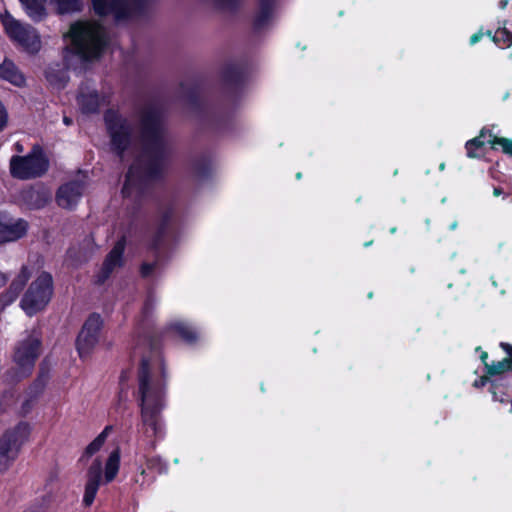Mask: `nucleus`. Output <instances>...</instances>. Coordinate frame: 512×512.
Wrapping results in <instances>:
<instances>
[{
    "instance_id": "obj_1",
    "label": "nucleus",
    "mask_w": 512,
    "mask_h": 512,
    "mask_svg": "<svg viewBox=\"0 0 512 512\" xmlns=\"http://www.w3.org/2000/svg\"><path fill=\"white\" fill-rule=\"evenodd\" d=\"M142 151L129 166L122 187L123 197L131 196V188L143 192L149 184L164 180L170 152L165 140V118L162 109L148 104L139 112Z\"/></svg>"
},
{
    "instance_id": "obj_2",
    "label": "nucleus",
    "mask_w": 512,
    "mask_h": 512,
    "mask_svg": "<svg viewBox=\"0 0 512 512\" xmlns=\"http://www.w3.org/2000/svg\"><path fill=\"white\" fill-rule=\"evenodd\" d=\"M164 331L154 328L138 333L137 343H143L149 350V356H143L138 369V394L141 407V419L152 430L156 440L164 437V425L161 412L164 408L166 393V366L162 357Z\"/></svg>"
},
{
    "instance_id": "obj_3",
    "label": "nucleus",
    "mask_w": 512,
    "mask_h": 512,
    "mask_svg": "<svg viewBox=\"0 0 512 512\" xmlns=\"http://www.w3.org/2000/svg\"><path fill=\"white\" fill-rule=\"evenodd\" d=\"M69 37L73 52L83 61L99 59L109 45L103 25L95 21H76L71 24Z\"/></svg>"
},
{
    "instance_id": "obj_4",
    "label": "nucleus",
    "mask_w": 512,
    "mask_h": 512,
    "mask_svg": "<svg viewBox=\"0 0 512 512\" xmlns=\"http://www.w3.org/2000/svg\"><path fill=\"white\" fill-rule=\"evenodd\" d=\"M180 86L185 100L197 114L200 124L204 129L222 133L230 128L233 119L232 114L218 104L203 100L197 84L186 87L184 83H181Z\"/></svg>"
},
{
    "instance_id": "obj_5",
    "label": "nucleus",
    "mask_w": 512,
    "mask_h": 512,
    "mask_svg": "<svg viewBox=\"0 0 512 512\" xmlns=\"http://www.w3.org/2000/svg\"><path fill=\"white\" fill-rule=\"evenodd\" d=\"M49 159L40 145H34L24 156L13 155L10 159V174L18 180L40 178L49 170Z\"/></svg>"
},
{
    "instance_id": "obj_6",
    "label": "nucleus",
    "mask_w": 512,
    "mask_h": 512,
    "mask_svg": "<svg viewBox=\"0 0 512 512\" xmlns=\"http://www.w3.org/2000/svg\"><path fill=\"white\" fill-rule=\"evenodd\" d=\"M53 292L54 282L51 273L42 271L28 286L20 301V307L26 315L34 316L46 308Z\"/></svg>"
},
{
    "instance_id": "obj_7",
    "label": "nucleus",
    "mask_w": 512,
    "mask_h": 512,
    "mask_svg": "<svg viewBox=\"0 0 512 512\" xmlns=\"http://www.w3.org/2000/svg\"><path fill=\"white\" fill-rule=\"evenodd\" d=\"M41 351L42 339L35 331L28 333L25 338L15 344L12 359L19 379L27 378L32 374Z\"/></svg>"
},
{
    "instance_id": "obj_8",
    "label": "nucleus",
    "mask_w": 512,
    "mask_h": 512,
    "mask_svg": "<svg viewBox=\"0 0 512 512\" xmlns=\"http://www.w3.org/2000/svg\"><path fill=\"white\" fill-rule=\"evenodd\" d=\"M103 120L110 138L111 151L122 158L132 143L131 126L127 119L113 108H108L104 112Z\"/></svg>"
},
{
    "instance_id": "obj_9",
    "label": "nucleus",
    "mask_w": 512,
    "mask_h": 512,
    "mask_svg": "<svg viewBox=\"0 0 512 512\" xmlns=\"http://www.w3.org/2000/svg\"><path fill=\"white\" fill-rule=\"evenodd\" d=\"M94 13L99 17L113 15L116 20H129L143 16L150 0H91Z\"/></svg>"
},
{
    "instance_id": "obj_10",
    "label": "nucleus",
    "mask_w": 512,
    "mask_h": 512,
    "mask_svg": "<svg viewBox=\"0 0 512 512\" xmlns=\"http://www.w3.org/2000/svg\"><path fill=\"white\" fill-rule=\"evenodd\" d=\"M7 36L21 45L28 53L37 54L41 49V39L36 29L16 20L8 11L0 15Z\"/></svg>"
},
{
    "instance_id": "obj_11",
    "label": "nucleus",
    "mask_w": 512,
    "mask_h": 512,
    "mask_svg": "<svg viewBox=\"0 0 512 512\" xmlns=\"http://www.w3.org/2000/svg\"><path fill=\"white\" fill-rule=\"evenodd\" d=\"M30 434V424L20 421L13 429L5 431L0 437V472L6 470L9 463L17 457Z\"/></svg>"
},
{
    "instance_id": "obj_12",
    "label": "nucleus",
    "mask_w": 512,
    "mask_h": 512,
    "mask_svg": "<svg viewBox=\"0 0 512 512\" xmlns=\"http://www.w3.org/2000/svg\"><path fill=\"white\" fill-rule=\"evenodd\" d=\"M104 321L102 316L93 312L84 321L75 341L76 350L81 359L91 355L99 343Z\"/></svg>"
},
{
    "instance_id": "obj_13",
    "label": "nucleus",
    "mask_w": 512,
    "mask_h": 512,
    "mask_svg": "<svg viewBox=\"0 0 512 512\" xmlns=\"http://www.w3.org/2000/svg\"><path fill=\"white\" fill-rule=\"evenodd\" d=\"M28 222L14 218L9 212L0 210V245L23 238L28 232Z\"/></svg>"
},
{
    "instance_id": "obj_14",
    "label": "nucleus",
    "mask_w": 512,
    "mask_h": 512,
    "mask_svg": "<svg viewBox=\"0 0 512 512\" xmlns=\"http://www.w3.org/2000/svg\"><path fill=\"white\" fill-rule=\"evenodd\" d=\"M103 468L101 461L97 458L87 469V480L84 488L83 505L90 507L97 495L101 480H102Z\"/></svg>"
},
{
    "instance_id": "obj_15",
    "label": "nucleus",
    "mask_w": 512,
    "mask_h": 512,
    "mask_svg": "<svg viewBox=\"0 0 512 512\" xmlns=\"http://www.w3.org/2000/svg\"><path fill=\"white\" fill-rule=\"evenodd\" d=\"M83 194V185L79 181L62 184L56 192V203L64 209H72L77 205Z\"/></svg>"
},
{
    "instance_id": "obj_16",
    "label": "nucleus",
    "mask_w": 512,
    "mask_h": 512,
    "mask_svg": "<svg viewBox=\"0 0 512 512\" xmlns=\"http://www.w3.org/2000/svg\"><path fill=\"white\" fill-rule=\"evenodd\" d=\"M174 216L173 207L166 208L160 216L157 228L147 244V249L157 256L160 255V250L163 246L164 239L167 235L169 226Z\"/></svg>"
},
{
    "instance_id": "obj_17",
    "label": "nucleus",
    "mask_w": 512,
    "mask_h": 512,
    "mask_svg": "<svg viewBox=\"0 0 512 512\" xmlns=\"http://www.w3.org/2000/svg\"><path fill=\"white\" fill-rule=\"evenodd\" d=\"M126 243V237L121 236L106 255L101 267V275L103 280L110 277L115 268L124 266V252Z\"/></svg>"
},
{
    "instance_id": "obj_18",
    "label": "nucleus",
    "mask_w": 512,
    "mask_h": 512,
    "mask_svg": "<svg viewBox=\"0 0 512 512\" xmlns=\"http://www.w3.org/2000/svg\"><path fill=\"white\" fill-rule=\"evenodd\" d=\"M20 200L29 209H41L50 202L51 193L43 185L29 186L20 192Z\"/></svg>"
},
{
    "instance_id": "obj_19",
    "label": "nucleus",
    "mask_w": 512,
    "mask_h": 512,
    "mask_svg": "<svg viewBox=\"0 0 512 512\" xmlns=\"http://www.w3.org/2000/svg\"><path fill=\"white\" fill-rule=\"evenodd\" d=\"M247 68L243 63H229L221 71V79L226 86L238 88L244 84Z\"/></svg>"
},
{
    "instance_id": "obj_20",
    "label": "nucleus",
    "mask_w": 512,
    "mask_h": 512,
    "mask_svg": "<svg viewBox=\"0 0 512 512\" xmlns=\"http://www.w3.org/2000/svg\"><path fill=\"white\" fill-rule=\"evenodd\" d=\"M0 79L11 85L23 88L26 86V77L13 60L5 57L0 64Z\"/></svg>"
},
{
    "instance_id": "obj_21",
    "label": "nucleus",
    "mask_w": 512,
    "mask_h": 512,
    "mask_svg": "<svg viewBox=\"0 0 512 512\" xmlns=\"http://www.w3.org/2000/svg\"><path fill=\"white\" fill-rule=\"evenodd\" d=\"M277 0H258V11L256 12L252 27L255 32L265 28L271 21Z\"/></svg>"
},
{
    "instance_id": "obj_22",
    "label": "nucleus",
    "mask_w": 512,
    "mask_h": 512,
    "mask_svg": "<svg viewBox=\"0 0 512 512\" xmlns=\"http://www.w3.org/2000/svg\"><path fill=\"white\" fill-rule=\"evenodd\" d=\"M103 103L104 97L97 90L81 93L77 96V104L82 114L85 115L97 114Z\"/></svg>"
},
{
    "instance_id": "obj_23",
    "label": "nucleus",
    "mask_w": 512,
    "mask_h": 512,
    "mask_svg": "<svg viewBox=\"0 0 512 512\" xmlns=\"http://www.w3.org/2000/svg\"><path fill=\"white\" fill-rule=\"evenodd\" d=\"M490 133H492V130L483 127L478 136L465 143L466 156L468 158L474 159L483 156L484 146L487 143V139L490 138Z\"/></svg>"
},
{
    "instance_id": "obj_24",
    "label": "nucleus",
    "mask_w": 512,
    "mask_h": 512,
    "mask_svg": "<svg viewBox=\"0 0 512 512\" xmlns=\"http://www.w3.org/2000/svg\"><path fill=\"white\" fill-rule=\"evenodd\" d=\"M500 348L506 353V357L500 361H493L488 367V375L499 376L507 372H512V344L500 342Z\"/></svg>"
},
{
    "instance_id": "obj_25",
    "label": "nucleus",
    "mask_w": 512,
    "mask_h": 512,
    "mask_svg": "<svg viewBox=\"0 0 512 512\" xmlns=\"http://www.w3.org/2000/svg\"><path fill=\"white\" fill-rule=\"evenodd\" d=\"M26 14L34 22L43 21L47 16V0H19Z\"/></svg>"
},
{
    "instance_id": "obj_26",
    "label": "nucleus",
    "mask_w": 512,
    "mask_h": 512,
    "mask_svg": "<svg viewBox=\"0 0 512 512\" xmlns=\"http://www.w3.org/2000/svg\"><path fill=\"white\" fill-rule=\"evenodd\" d=\"M168 331L176 333L187 344H195L198 340V333L184 322H175L168 326Z\"/></svg>"
},
{
    "instance_id": "obj_27",
    "label": "nucleus",
    "mask_w": 512,
    "mask_h": 512,
    "mask_svg": "<svg viewBox=\"0 0 512 512\" xmlns=\"http://www.w3.org/2000/svg\"><path fill=\"white\" fill-rule=\"evenodd\" d=\"M120 450L116 448L113 450L106 461L104 470V483H111L117 476L120 468Z\"/></svg>"
},
{
    "instance_id": "obj_28",
    "label": "nucleus",
    "mask_w": 512,
    "mask_h": 512,
    "mask_svg": "<svg viewBox=\"0 0 512 512\" xmlns=\"http://www.w3.org/2000/svg\"><path fill=\"white\" fill-rule=\"evenodd\" d=\"M46 80L53 86L65 87L68 83V73L57 64L56 67L49 66L45 71Z\"/></svg>"
},
{
    "instance_id": "obj_29",
    "label": "nucleus",
    "mask_w": 512,
    "mask_h": 512,
    "mask_svg": "<svg viewBox=\"0 0 512 512\" xmlns=\"http://www.w3.org/2000/svg\"><path fill=\"white\" fill-rule=\"evenodd\" d=\"M192 169L195 177L207 179L211 175V159L206 155L197 157L192 162Z\"/></svg>"
},
{
    "instance_id": "obj_30",
    "label": "nucleus",
    "mask_w": 512,
    "mask_h": 512,
    "mask_svg": "<svg viewBox=\"0 0 512 512\" xmlns=\"http://www.w3.org/2000/svg\"><path fill=\"white\" fill-rule=\"evenodd\" d=\"M31 277L30 269L27 265H23L17 274V276L12 280L10 283L9 289L12 291L15 295L19 297L20 293L23 291L25 286L27 285V282L29 281Z\"/></svg>"
},
{
    "instance_id": "obj_31",
    "label": "nucleus",
    "mask_w": 512,
    "mask_h": 512,
    "mask_svg": "<svg viewBox=\"0 0 512 512\" xmlns=\"http://www.w3.org/2000/svg\"><path fill=\"white\" fill-rule=\"evenodd\" d=\"M490 392L493 400L499 401L500 403H509L512 400L508 387L502 383V379L491 381Z\"/></svg>"
},
{
    "instance_id": "obj_32",
    "label": "nucleus",
    "mask_w": 512,
    "mask_h": 512,
    "mask_svg": "<svg viewBox=\"0 0 512 512\" xmlns=\"http://www.w3.org/2000/svg\"><path fill=\"white\" fill-rule=\"evenodd\" d=\"M111 426H106L103 431L92 441L90 442L83 452L82 457H92L96 454L104 445L106 438L108 436L109 431L111 430Z\"/></svg>"
},
{
    "instance_id": "obj_33",
    "label": "nucleus",
    "mask_w": 512,
    "mask_h": 512,
    "mask_svg": "<svg viewBox=\"0 0 512 512\" xmlns=\"http://www.w3.org/2000/svg\"><path fill=\"white\" fill-rule=\"evenodd\" d=\"M57 9L59 15H64L72 12H79L82 9L81 0H51Z\"/></svg>"
},
{
    "instance_id": "obj_34",
    "label": "nucleus",
    "mask_w": 512,
    "mask_h": 512,
    "mask_svg": "<svg viewBox=\"0 0 512 512\" xmlns=\"http://www.w3.org/2000/svg\"><path fill=\"white\" fill-rule=\"evenodd\" d=\"M487 143L493 150L500 146L504 154L512 157V139L495 136L492 132L490 133V138L487 139Z\"/></svg>"
},
{
    "instance_id": "obj_35",
    "label": "nucleus",
    "mask_w": 512,
    "mask_h": 512,
    "mask_svg": "<svg viewBox=\"0 0 512 512\" xmlns=\"http://www.w3.org/2000/svg\"><path fill=\"white\" fill-rule=\"evenodd\" d=\"M492 41L501 48L510 47L512 45V32L507 29L506 22L503 27H499L494 35Z\"/></svg>"
},
{
    "instance_id": "obj_36",
    "label": "nucleus",
    "mask_w": 512,
    "mask_h": 512,
    "mask_svg": "<svg viewBox=\"0 0 512 512\" xmlns=\"http://www.w3.org/2000/svg\"><path fill=\"white\" fill-rule=\"evenodd\" d=\"M146 466L149 471L158 475L166 474L168 471V463L158 455L148 457Z\"/></svg>"
},
{
    "instance_id": "obj_37",
    "label": "nucleus",
    "mask_w": 512,
    "mask_h": 512,
    "mask_svg": "<svg viewBox=\"0 0 512 512\" xmlns=\"http://www.w3.org/2000/svg\"><path fill=\"white\" fill-rule=\"evenodd\" d=\"M156 256V259L149 263V262H143L141 265H140V268H139V273H140V276L143 278V279H147L149 278L153 272L157 269L158 265H159V255Z\"/></svg>"
},
{
    "instance_id": "obj_38",
    "label": "nucleus",
    "mask_w": 512,
    "mask_h": 512,
    "mask_svg": "<svg viewBox=\"0 0 512 512\" xmlns=\"http://www.w3.org/2000/svg\"><path fill=\"white\" fill-rule=\"evenodd\" d=\"M18 298L12 291L6 289L4 292L0 294V308L5 309L7 306L11 305Z\"/></svg>"
},
{
    "instance_id": "obj_39",
    "label": "nucleus",
    "mask_w": 512,
    "mask_h": 512,
    "mask_svg": "<svg viewBox=\"0 0 512 512\" xmlns=\"http://www.w3.org/2000/svg\"><path fill=\"white\" fill-rule=\"evenodd\" d=\"M8 114L4 105L0 102V132L6 127Z\"/></svg>"
},
{
    "instance_id": "obj_40",
    "label": "nucleus",
    "mask_w": 512,
    "mask_h": 512,
    "mask_svg": "<svg viewBox=\"0 0 512 512\" xmlns=\"http://www.w3.org/2000/svg\"><path fill=\"white\" fill-rule=\"evenodd\" d=\"M483 36H484V32H483V29L481 28L476 33L471 35V37L469 39V44L470 45H475L476 43H478L482 39Z\"/></svg>"
},
{
    "instance_id": "obj_41",
    "label": "nucleus",
    "mask_w": 512,
    "mask_h": 512,
    "mask_svg": "<svg viewBox=\"0 0 512 512\" xmlns=\"http://www.w3.org/2000/svg\"><path fill=\"white\" fill-rule=\"evenodd\" d=\"M490 377H491V376H490V375H488V374L485 372V374H484L483 376H481L479 379L475 380V382H474V384H473V385H474V387L479 388V387H483V386H485V385L488 383V381H489V378H490Z\"/></svg>"
},
{
    "instance_id": "obj_42",
    "label": "nucleus",
    "mask_w": 512,
    "mask_h": 512,
    "mask_svg": "<svg viewBox=\"0 0 512 512\" xmlns=\"http://www.w3.org/2000/svg\"><path fill=\"white\" fill-rule=\"evenodd\" d=\"M480 359L484 365L485 372L488 374V367L491 363H488V353L486 351H481Z\"/></svg>"
},
{
    "instance_id": "obj_43",
    "label": "nucleus",
    "mask_w": 512,
    "mask_h": 512,
    "mask_svg": "<svg viewBox=\"0 0 512 512\" xmlns=\"http://www.w3.org/2000/svg\"><path fill=\"white\" fill-rule=\"evenodd\" d=\"M219 1L231 8H236L238 5V0H219Z\"/></svg>"
},
{
    "instance_id": "obj_44",
    "label": "nucleus",
    "mask_w": 512,
    "mask_h": 512,
    "mask_svg": "<svg viewBox=\"0 0 512 512\" xmlns=\"http://www.w3.org/2000/svg\"><path fill=\"white\" fill-rule=\"evenodd\" d=\"M503 193H504V191H503V189L501 187H499V186L498 187H494L493 195L495 197H498V196L502 195Z\"/></svg>"
},
{
    "instance_id": "obj_45",
    "label": "nucleus",
    "mask_w": 512,
    "mask_h": 512,
    "mask_svg": "<svg viewBox=\"0 0 512 512\" xmlns=\"http://www.w3.org/2000/svg\"><path fill=\"white\" fill-rule=\"evenodd\" d=\"M150 308V302L149 300H146L143 306V313L146 314Z\"/></svg>"
},
{
    "instance_id": "obj_46",
    "label": "nucleus",
    "mask_w": 512,
    "mask_h": 512,
    "mask_svg": "<svg viewBox=\"0 0 512 512\" xmlns=\"http://www.w3.org/2000/svg\"><path fill=\"white\" fill-rule=\"evenodd\" d=\"M508 1H509V0H501V1L499 2V7H500L501 9H505V8H506V6H507V4H508Z\"/></svg>"
},
{
    "instance_id": "obj_47",
    "label": "nucleus",
    "mask_w": 512,
    "mask_h": 512,
    "mask_svg": "<svg viewBox=\"0 0 512 512\" xmlns=\"http://www.w3.org/2000/svg\"><path fill=\"white\" fill-rule=\"evenodd\" d=\"M63 122H64L65 125L69 126V125L72 124V119L67 117V116H64Z\"/></svg>"
},
{
    "instance_id": "obj_48",
    "label": "nucleus",
    "mask_w": 512,
    "mask_h": 512,
    "mask_svg": "<svg viewBox=\"0 0 512 512\" xmlns=\"http://www.w3.org/2000/svg\"><path fill=\"white\" fill-rule=\"evenodd\" d=\"M456 272L459 273V274H464L466 273V268L465 267H459V268H455Z\"/></svg>"
},
{
    "instance_id": "obj_49",
    "label": "nucleus",
    "mask_w": 512,
    "mask_h": 512,
    "mask_svg": "<svg viewBox=\"0 0 512 512\" xmlns=\"http://www.w3.org/2000/svg\"><path fill=\"white\" fill-rule=\"evenodd\" d=\"M56 479H57V474L56 473H51L50 476H49L48 481L52 482V481H54Z\"/></svg>"
},
{
    "instance_id": "obj_50",
    "label": "nucleus",
    "mask_w": 512,
    "mask_h": 512,
    "mask_svg": "<svg viewBox=\"0 0 512 512\" xmlns=\"http://www.w3.org/2000/svg\"><path fill=\"white\" fill-rule=\"evenodd\" d=\"M484 35H486L492 39V36L494 35V33H492L491 30H487L486 32H484Z\"/></svg>"
},
{
    "instance_id": "obj_51",
    "label": "nucleus",
    "mask_w": 512,
    "mask_h": 512,
    "mask_svg": "<svg viewBox=\"0 0 512 512\" xmlns=\"http://www.w3.org/2000/svg\"><path fill=\"white\" fill-rule=\"evenodd\" d=\"M1 280H2L3 283H6L8 278H7V276L5 274H1Z\"/></svg>"
},
{
    "instance_id": "obj_52",
    "label": "nucleus",
    "mask_w": 512,
    "mask_h": 512,
    "mask_svg": "<svg viewBox=\"0 0 512 512\" xmlns=\"http://www.w3.org/2000/svg\"><path fill=\"white\" fill-rule=\"evenodd\" d=\"M373 244V240L367 241L364 243V247H369Z\"/></svg>"
},
{
    "instance_id": "obj_53",
    "label": "nucleus",
    "mask_w": 512,
    "mask_h": 512,
    "mask_svg": "<svg viewBox=\"0 0 512 512\" xmlns=\"http://www.w3.org/2000/svg\"><path fill=\"white\" fill-rule=\"evenodd\" d=\"M22 407H23V409H25V410H26V409H28V408H29V401H25V402L23 403V406H22Z\"/></svg>"
},
{
    "instance_id": "obj_54",
    "label": "nucleus",
    "mask_w": 512,
    "mask_h": 512,
    "mask_svg": "<svg viewBox=\"0 0 512 512\" xmlns=\"http://www.w3.org/2000/svg\"><path fill=\"white\" fill-rule=\"evenodd\" d=\"M396 231H397V227H392V228H390V233H391V234L396 233Z\"/></svg>"
},
{
    "instance_id": "obj_55",
    "label": "nucleus",
    "mask_w": 512,
    "mask_h": 512,
    "mask_svg": "<svg viewBox=\"0 0 512 512\" xmlns=\"http://www.w3.org/2000/svg\"><path fill=\"white\" fill-rule=\"evenodd\" d=\"M3 411H4L3 404H2V402L0 401V414H1V413H3Z\"/></svg>"
},
{
    "instance_id": "obj_56",
    "label": "nucleus",
    "mask_w": 512,
    "mask_h": 512,
    "mask_svg": "<svg viewBox=\"0 0 512 512\" xmlns=\"http://www.w3.org/2000/svg\"><path fill=\"white\" fill-rule=\"evenodd\" d=\"M444 168H445V163H441L440 166H439V169L440 170H444Z\"/></svg>"
},
{
    "instance_id": "obj_57",
    "label": "nucleus",
    "mask_w": 512,
    "mask_h": 512,
    "mask_svg": "<svg viewBox=\"0 0 512 512\" xmlns=\"http://www.w3.org/2000/svg\"><path fill=\"white\" fill-rule=\"evenodd\" d=\"M301 177H302V173H301V172H298V173L296 174V178H297V179H300Z\"/></svg>"
},
{
    "instance_id": "obj_58",
    "label": "nucleus",
    "mask_w": 512,
    "mask_h": 512,
    "mask_svg": "<svg viewBox=\"0 0 512 512\" xmlns=\"http://www.w3.org/2000/svg\"><path fill=\"white\" fill-rule=\"evenodd\" d=\"M372 297H373V293H372V292H370V293L368 294V298H372Z\"/></svg>"
},
{
    "instance_id": "obj_59",
    "label": "nucleus",
    "mask_w": 512,
    "mask_h": 512,
    "mask_svg": "<svg viewBox=\"0 0 512 512\" xmlns=\"http://www.w3.org/2000/svg\"><path fill=\"white\" fill-rule=\"evenodd\" d=\"M141 474L144 475L145 474V470L144 469H141Z\"/></svg>"
},
{
    "instance_id": "obj_60",
    "label": "nucleus",
    "mask_w": 512,
    "mask_h": 512,
    "mask_svg": "<svg viewBox=\"0 0 512 512\" xmlns=\"http://www.w3.org/2000/svg\"><path fill=\"white\" fill-rule=\"evenodd\" d=\"M509 403H511V409H510V412L512 413V400H511Z\"/></svg>"
}]
</instances>
